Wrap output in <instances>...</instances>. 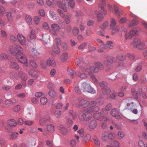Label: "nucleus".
I'll use <instances>...</instances> for the list:
<instances>
[{"label": "nucleus", "mask_w": 147, "mask_h": 147, "mask_svg": "<svg viewBox=\"0 0 147 147\" xmlns=\"http://www.w3.org/2000/svg\"><path fill=\"white\" fill-rule=\"evenodd\" d=\"M9 51L12 54H16V58L19 62L24 64L26 66L28 65L27 59L25 55L23 54V49L20 46H11Z\"/></svg>", "instance_id": "2"}, {"label": "nucleus", "mask_w": 147, "mask_h": 147, "mask_svg": "<svg viewBox=\"0 0 147 147\" xmlns=\"http://www.w3.org/2000/svg\"><path fill=\"white\" fill-rule=\"evenodd\" d=\"M62 4L65 7V8L64 7H61V8L65 12H67V8L68 7H69L68 1L67 0H62Z\"/></svg>", "instance_id": "22"}, {"label": "nucleus", "mask_w": 147, "mask_h": 147, "mask_svg": "<svg viewBox=\"0 0 147 147\" xmlns=\"http://www.w3.org/2000/svg\"><path fill=\"white\" fill-rule=\"evenodd\" d=\"M17 39L19 43L22 45L25 44L26 39L25 37L21 34H19L17 36Z\"/></svg>", "instance_id": "12"}, {"label": "nucleus", "mask_w": 147, "mask_h": 147, "mask_svg": "<svg viewBox=\"0 0 147 147\" xmlns=\"http://www.w3.org/2000/svg\"><path fill=\"white\" fill-rule=\"evenodd\" d=\"M10 67L13 69L18 70L19 69V66L15 62L11 61L10 63Z\"/></svg>", "instance_id": "24"}, {"label": "nucleus", "mask_w": 147, "mask_h": 147, "mask_svg": "<svg viewBox=\"0 0 147 147\" xmlns=\"http://www.w3.org/2000/svg\"><path fill=\"white\" fill-rule=\"evenodd\" d=\"M28 74L30 76L32 77L37 78L38 77L37 72L33 69L29 70Z\"/></svg>", "instance_id": "18"}, {"label": "nucleus", "mask_w": 147, "mask_h": 147, "mask_svg": "<svg viewBox=\"0 0 147 147\" xmlns=\"http://www.w3.org/2000/svg\"><path fill=\"white\" fill-rule=\"evenodd\" d=\"M144 47L145 45L144 43L143 42H142L141 41L140 43L138 45H137V47L136 48H137L141 50L144 48Z\"/></svg>", "instance_id": "47"}, {"label": "nucleus", "mask_w": 147, "mask_h": 147, "mask_svg": "<svg viewBox=\"0 0 147 147\" xmlns=\"http://www.w3.org/2000/svg\"><path fill=\"white\" fill-rule=\"evenodd\" d=\"M107 61L110 63H113L116 61V59L114 57L111 56L107 57Z\"/></svg>", "instance_id": "31"}, {"label": "nucleus", "mask_w": 147, "mask_h": 147, "mask_svg": "<svg viewBox=\"0 0 147 147\" xmlns=\"http://www.w3.org/2000/svg\"><path fill=\"white\" fill-rule=\"evenodd\" d=\"M102 90L103 93L105 95L109 94L111 92V90L109 88H103Z\"/></svg>", "instance_id": "33"}, {"label": "nucleus", "mask_w": 147, "mask_h": 147, "mask_svg": "<svg viewBox=\"0 0 147 147\" xmlns=\"http://www.w3.org/2000/svg\"><path fill=\"white\" fill-rule=\"evenodd\" d=\"M52 51L56 54L59 53L60 51V50L58 47L57 45H54L52 48Z\"/></svg>", "instance_id": "32"}, {"label": "nucleus", "mask_w": 147, "mask_h": 147, "mask_svg": "<svg viewBox=\"0 0 147 147\" xmlns=\"http://www.w3.org/2000/svg\"><path fill=\"white\" fill-rule=\"evenodd\" d=\"M132 98L129 97L125 99V102L127 104L126 106H125V109L130 110L135 108L134 107L135 105L134 102L131 101H129Z\"/></svg>", "instance_id": "7"}, {"label": "nucleus", "mask_w": 147, "mask_h": 147, "mask_svg": "<svg viewBox=\"0 0 147 147\" xmlns=\"http://www.w3.org/2000/svg\"><path fill=\"white\" fill-rule=\"evenodd\" d=\"M80 69L82 71H84L85 70L86 72L88 73V75H89L90 77L94 75L93 72L95 73L94 67L91 66L89 68H87L85 69L84 67H81Z\"/></svg>", "instance_id": "6"}, {"label": "nucleus", "mask_w": 147, "mask_h": 147, "mask_svg": "<svg viewBox=\"0 0 147 147\" xmlns=\"http://www.w3.org/2000/svg\"><path fill=\"white\" fill-rule=\"evenodd\" d=\"M9 125L12 127L16 126L17 125V123L16 121L13 119H10L8 122Z\"/></svg>", "instance_id": "28"}, {"label": "nucleus", "mask_w": 147, "mask_h": 147, "mask_svg": "<svg viewBox=\"0 0 147 147\" xmlns=\"http://www.w3.org/2000/svg\"><path fill=\"white\" fill-rule=\"evenodd\" d=\"M79 32V28L77 27H74L73 30V34L75 36L77 35L78 34Z\"/></svg>", "instance_id": "55"}, {"label": "nucleus", "mask_w": 147, "mask_h": 147, "mask_svg": "<svg viewBox=\"0 0 147 147\" xmlns=\"http://www.w3.org/2000/svg\"><path fill=\"white\" fill-rule=\"evenodd\" d=\"M111 29L112 30L111 34L113 35L119 31V27L118 26H115V28L113 29L111 28Z\"/></svg>", "instance_id": "59"}, {"label": "nucleus", "mask_w": 147, "mask_h": 147, "mask_svg": "<svg viewBox=\"0 0 147 147\" xmlns=\"http://www.w3.org/2000/svg\"><path fill=\"white\" fill-rule=\"evenodd\" d=\"M25 18L26 21L28 24L31 25L32 24V20L30 15H26Z\"/></svg>", "instance_id": "29"}, {"label": "nucleus", "mask_w": 147, "mask_h": 147, "mask_svg": "<svg viewBox=\"0 0 147 147\" xmlns=\"http://www.w3.org/2000/svg\"><path fill=\"white\" fill-rule=\"evenodd\" d=\"M18 75L20 77L21 80L23 81H26L28 78L27 75L22 71H19Z\"/></svg>", "instance_id": "21"}, {"label": "nucleus", "mask_w": 147, "mask_h": 147, "mask_svg": "<svg viewBox=\"0 0 147 147\" xmlns=\"http://www.w3.org/2000/svg\"><path fill=\"white\" fill-rule=\"evenodd\" d=\"M104 69L103 65L100 62H97L95 64L94 67L95 73L98 72L99 70H101Z\"/></svg>", "instance_id": "14"}, {"label": "nucleus", "mask_w": 147, "mask_h": 147, "mask_svg": "<svg viewBox=\"0 0 147 147\" xmlns=\"http://www.w3.org/2000/svg\"><path fill=\"white\" fill-rule=\"evenodd\" d=\"M6 16L8 21L11 22L13 19L11 13L10 12H7L6 13Z\"/></svg>", "instance_id": "46"}, {"label": "nucleus", "mask_w": 147, "mask_h": 147, "mask_svg": "<svg viewBox=\"0 0 147 147\" xmlns=\"http://www.w3.org/2000/svg\"><path fill=\"white\" fill-rule=\"evenodd\" d=\"M91 139V136L89 134L86 135L84 137L83 140V142L89 141Z\"/></svg>", "instance_id": "57"}, {"label": "nucleus", "mask_w": 147, "mask_h": 147, "mask_svg": "<svg viewBox=\"0 0 147 147\" xmlns=\"http://www.w3.org/2000/svg\"><path fill=\"white\" fill-rule=\"evenodd\" d=\"M8 57L7 55L4 53H2L0 55V60H4L6 59Z\"/></svg>", "instance_id": "56"}, {"label": "nucleus", "mask_w": 147, "mask_h": 147, "mask_svg": "<svg viewBox=\"0 0 147 147\" xmlns=\"http://www.w3.org/2000/svg\"><path fill=\"white\" fill-rule=\"evenodd\" d=\"M119 76L120 74H116V73H113L110 75L109 77V78L111 80H113L115 79L119 78Z\"/></svg>", "instance_id": "25"}, {"label": "nucleus", "mask_w": 147, "mask_h": 147, "mask_svg": "<svg viewBox=\"0 0 147 147\" xmlns=\"http://www.w3.org/2000/svg\"><path fill=\"white\" fill-rule=\"evenodd\" d=\"M113 42L111 41H108L106 44L101 45L102 48L106 50H108L109 49H112L113 46L112 45Z\"/></svg>", "instance_id": "13"}, {"label": "nucleus", "mask_w": 147, "mask_h": 147, "mask_svg": "<svg viewBox=\"0 0 147 147\" xmlns=\"http://www.w3.org/2000/svg\"><path fill=\"white\" fill-rule=\"evenodd\" d=\"M35 31L32 30L31 31L30 35L28 37V40L29 42H34L36 39V36L35 34Z\"/></svg>", "instance_id": "11"}, {"label": "nucleus", "mask_w": 147, "mask_h": 147, "mask_svg": "<svg viewBox=\"0 0 147 147\" xmlns=\"http://www.w3.org/2000/svg\"><path fill=\"white\" fill-rule=\"evenodd\" d=\"M111 23L110 24L111 28L113 29L116 26V22L115 19L113 18H111Z\"/></svg>", "instance_id": "40"}, {"label": "nucleus", "mask_w": 147, "mask_h": 147, "mask_svg": "<svg viewBox=\"0 0 147 147\" xmlns=\"http://www.w3.org/2000/svg\"><path fill=\"white\" fill-rule=\"evenodd\" d=\"M87 45V43L86 42L82 43L79 45L78 47L79 50H82L84 49Z\"/></svg>", "instance_id": "61"}, {"label": "nucleus", "mask_w": 147, "mask_h": 147, "mask_svg": "<svg viewBox=\"0 0 147 147\" xmlns=\"http://www.w3.org/2000/svg\"><path fill=\"white\" fill-rule=\"evenodd\" d=\"M117 136L119 139H121L125 137V134L123 132L119 131L117 133Z\"/></svg>", "instance_id": "39"}, {"label": "nucleus", "mask_w": 147, "mask_h": 147, "mask_svg": "<svg viewBox=\"0 0 147 147\" xmlns=\"http://www.w3.org/2000/svg\"><path fill=\"white\" fill-rule=\"evenodd\" d=\"M131 91L132 95L135 99L139 97L142 93V90L140 88H139L138 91H136L134 89L132 88L131 89Z\"/></svg>", "instance_id": "10"}, {"label": "nucleus", "mask_w": 147, "mask_h": 147, "mask_svg": "<svg viewBox=\"0 0 147 147\" xmlns=\"http://www.w3.org/2000/svg\"><path fill=\"white\" fill-rule=\"evenodd\" d=\"M68 57V54L67 53H63L61 56V59L62 61H67Z\"/></svg>", "instance_id": "30"}, {"label": "nucleus", "mask_w": 147, "mask_h": 147, "mask_svg": "<svg viewBox=\"0 0 147 147\" xmlns=\"http://www.w3.org/2000/svg\"><path fill=\"white\" fill-rule=\"evenodd\" d=\"M48 119L46 117L41 118L39 121V124L41 125H45L46 122L47 121Z\"/></svg>", "instance_id": "37"}, {"label": "nucleus", "mask_w": 147, "mask_h": 147, "mask_svg": "<svg viewBox=\"0 0 147 147\" xmlns=\"http://www.w3.org/2000/svg\"><path fill=\"white\" fill-rule=\"evenodd\" d=\"M96 102L95 101L89 102L87 100L79 98H78V101L75 103L76 107L78 108L82 107L85 108L89 106L86 109V111L90 113L97 112L99 111V107L96 106Z\"/></svg>", "instance_id": "1"}, {"label": "nucleus", "mask_w": 147, "mask_h": 147, "mask_svg": "<svg viewBox=\"0 0 147 147\" xmlns=\"http://www.w3.org/2000/svg\"><path fill=\"white\" fill-rule=\"evenodd\" d=\"M42 38L44 41L47 43L49 40L50 36L48 34H45L42 35Z\"/></svg>", "instance_id": "34"}, {"label": "nucleus", "mask_w": 147, "mask_h": 147, "mask_svg": "<svg viewBox=\"0 0 147 147\" xmlns=\"http://www.w3.org/2000/svg\"><path fill=\"white\" fill-rule=\"evenodd\" d=\"M40 101L42 104L45 105L47 102V98L45 97H42L40 98Z\"/></svg>", "instance_id": "45"}, {"label": "nucleus", "mask_w": 147, "mask_h": 147, "mask_svg": "<svg viewBox=\"0 0 147 147\" xmlns=\"http://www.w3.org/2000/svg\"><path fill=\"white\" fill-rule=\"evenodd\" d=\"M138 21L136 19H134L130 22L129 24V26L130 27L133 26L138 24Z\"/></svg>", "instance_id": "38"}, {"label": "nucleus", "mask_w": 147, "mask_h": 147, "mask_svg": "<svg viewBox=\"0 0 147 147\" xmlns=\"http://www.w3.org/2000/svg\"><path fill=\"white\" fill-rule=\"evenodd\" d=\"M77 142L76 140L74 139H72L70 140V145L72 147H74L76 146Z\"/></svg>", "instance_id": "63"}, {"label": "nucleus", "mask_w": 147, "mask_h": 147, "mask_svg": "<svg viewBox=\"0 0 147 147\" xmlns=\"http://www.w3.org/2000/svg\"><path fill=\"white\" fill-rule=\"evenodd\" d=\"M114 10L115 12V14L117 16L119 17L122 13L120 12L118 7L116 5H114L113 6Z\"/></svg>", "instance_id": "26"}, {"label": "nucleus", "mask_w": 147, "mask_h": 147, "mask_svg": "<svg viewBox=\"0 0 147 147\" xmlns=\"http://www.w3.org/2000/svg\"><path fill=\"white\" fill-rule=\"evenodd\" d=\"M46 65L54 67L55 65V62L54 59L53 57L49 58L46 61Z\"/></svg>", "instance_id": "16"}, {"label": "nucleus", "mask_w": 147, "mask_h": 147, "mask_svg": "<svg viewBox=\"0 0 147 147\" xmlns=\"http://www.w3.org/2000/svg\"><path fill=\"white\" fill-rule=\"evenodd\" d=\"M140 30V29L138 27L134 28L130 31V34L131 36H137L138 34V32Z\"/></svg>", "instance_id": "19"}, {"label": "nucleus", "mask_w": 147, "mask_h": 147, "mask_svg": "<svg viewBox=\"0 0 147 147\" xmlns=\"http://www.w3.org/2000/svg\"><path fill=\"white\" fill-rule=\"evenodd\" d=\"M51 28L52 29L49 30L50 32L54 36H57V33L59 31L60 29L59 26L57 24L53 23L51 25Z\"/></svg>", "instance_id": "5"}, {"label": "nucleus", "mask_w": 147, "mask_h": 147, "mask_svg": "<svg viewBox=\"0 0 147 147\" xmlns=\"http://www.w3.org/2000/svg\"><path fill=\"white\" fill-rule=\"evenodd\" d=\"M74 89L76 92L78 94H81V90L78 86H76L75 87Z\"/></svg>", "instance_id": "58"}, {"label": "nucleus", "mask_w": 147, "mask_h": 147, "mask_svg": "<svg viewBox=\"0 0 147 147\" xmlns=\"http://www.w3.org/2000/svg\"><path fill=\"white\" fill-rule=\"evenodd\" d=\"M59 129L60 132L64 135H66L67 133V129L64 127H59Z\"/></svg>", "instance_id": "36"}, {"label": "nucleus", "mask_w": 147, "mask_h": 147, "mask_svg": "<svg viewBox=\"0 0 147 147\" xmlns=\"http://www.w3.org/2000/svg\"><path fill=\"white\" fill-rule=\"evenodd\" d=\"M68 73L72 78H74L76 76H78L79 75V74L80 73L79 71H78L77 73H76L74 71L71 69H68Z\"/></svg>", "instance_id": "17"}, {"label": "nucleus", "mask_w": 147, "mask_h": 147, "mask_svg": "<svg viewBox=\"0 0 147 147\" xmlns=\"http://www.w3.org/2000/svg\"><path fill=\"white\" fill-rule=\"evenodd\" d=\"M108 23L107 22H105L103 24L100 26V29L104 30L108 26Z\"/></svg>", "instance_id": "50"}, {"label": "nucleus", "mask_w": 147, "mask_h": 147, "mask_svg": "<svg viewBox=\"0 0 147 147\" xmlns=\"http://www.w3.org/2000/svg\"><path fill=\"white\" fill-rule=\"evenodd\" d=\"M49 95L52 97H55L56 96V94L54 90H50L49 92Z\"/></svg>", "instance_id": "51"}, {"label": "nucleus", "mask_w": 147, "mask_h": 147, "mask_svg": "<svg viewBox=\"0 0 147 147\" xmlns=\"http://www.w3.org/2000/svg\"><path fill=\"white\" fill-rule=\"evenodd\" d=\"M92 113L86 111V112L84 113L82 115L79 116V119L82 121H88L92 118V116L90 114Z\"/></svg>", "instance_id": "4"}, {"label": "nucleus", "mask_w": 147, "mask_h": 147, "mask_svg": "<svg viewBox=\"0 0 147 147\" xmlns=\"http://www.w3.org/2000/svg\"><path fill=\"white\" fill-rule=\"evenodd\" d=\"M61 113L59 110H57L55 112V117L57 118H59L61 116Z\"/></svg>", "instance_id": "49"}, {"label": "nucleus", "mask_w": 147, "mask_h": 147, "mask_svg": "<svg viewBox=\"0 0 147 147\" xmlns=\"http://www.w3.org/2000/svg\"><path fill=\"white\" fill-rule=\"evenodd\" d=\"M97 125V121L95 120H93L90 122L89 126L90 129H93L96 127Z\"/></svg>", "instance_id": "23"}, {"label": "nucleus", "mask_w": 147, "mask_h": 147, "mask_svg": "<svg viewBox=\"0 0 147 147\" xmlns=\"http://www.w3.org/2000/svg\"><path fill=\"white\" fill-rule=\"evenodd\" d=\"M36 144V140L34 139L30 140L26 143L28 147H34Z\"/></svg>", "instance_id": "20"}, {"label": "nucleus", "mask_w": 147, "mask_h": 147, "mask_svg": "<svg viewBox=\"0 0 147 147\" xmlns=\"http://www.w3.org/2000/svg\"><path fill=\"white\" fill-rule=\"evenodd\" d=\"M102 116L101 117L99 118V121L102 122L107 121L109 119V116L106 117L105 116L107 115L108 114V112L104 109H102Z\"/></svg>", "instance_id": "8"}, {"label": "nucleus", "mask_w": 147, "mask_h": 147, "mask_svg": "<svg viewBox=\"0 0 147 147\" xmlns=\"http://www.w3.org/2000/svg\"><path fill=\"white\" fill-rule=\"evenodd\" d=\"M49 14L54 20H57L59 18V16L55 13L53 11H50L49 12Z\"/></svg>", "instance_id": "41"}, {"label": "nucleus", "mask_w": 147, "mask_h": 147, "mask_svg": "<svg viewBox=\"0 0 147 147\" xmlns=\"http://www.w3.org/2000/svg\"><path fill=\"white\" fill-rule=\"evenodd\" d=\"M72 120L69 119H68L67 121V125L68 127H70L73 124Z\"/></svg>", "instance_id": "62"}, {"label": "nucleus", "mask_w": 147, "mask_h": 147, "mask_svg": "<svg viewBox=\"0 0 147 147\" xmlns=\"http://www.w3.org/2000/svg\"><path fill=\"white\" fill-rule=\"evenodd\" d=\"M111 144L113 145V147H119V143L117 140H113L111 142Z\"/></svg>", "instance_id": "60"}, {"label": "nucleus", "mask_w": 147, "mask_h": 147, "mask_svg": "<svg viewBox=\"0 0 147 147\" xmlns=\"http://www.w3.org/2000/svg\"><path fill=\"white\" fill-rule=\"evenodd\" d=\"M101 3L99 5V6L100 8H101V9L103 10L104 11V15H106L107 12L106 11H105L103 7V6L105 5L106 4L105 0H100Z\"/></svg>", "instance_id": "27"}, {"label": "nucleus", "mask_w": 147, "mask_h": 147, "mask_svg": "<svg viewBox=\"0 0 147 147\" xmlns=\"http://www.w3.org/2000/svg\"><path fill=\"white\" fill-rule=\"evenodd\" d=\"M19 134L18 132H13L11 135L10 138L12 140H14L17 137Z\"/></svg>", "instance_id": "54"}, {"label": "nucleus", "mask_w": 147, "mask_h": 147, "mask_svg": "<svg viewBox=\"0 0 147 147\" xmlns=\"http://www.w3.org/2000/svg\"><path fill=\"white\" fill-rule=\"evenodd\" d=\"M58 23L59 25V26L60 29H62L64 28L65 27V24L63 20H59L58 21Z\"/></svg>", "instance_id": "43"}, {"label": "nucleus", "mask_w": 147, "mask_h": 147, "mask_svg": "<svg viewBox=\"0 0 147 147\" xmlns=\"http://www.w3.org/2000/svg\"><path fill=\"white\" fill-rule=\"evenodd\" d=\"M97 18L98 21H101L103 19V15L100 11H99L97 14Z\"/></svg>", "instance_id": "53"}, {"label": "nucleus", "mask_w": 147, "mask_h": 147, "mask_svg": "<svg viewBox=\"0 0 147 147\" xmlns=\"http://www.w3.org/2000/svg\"><path fill=\"white\" fill-rule=\"evenodd\" d=\"M111 114L113 116L115 117L116 119H120L121 118L120 115L119 111L116 108L113 109L111 110Z\"/></svg>", "instance_id": "9"}, {"label": "nucleus", "mask_w": 147, "mask_h": 147, "mask_svg": "<svg viewBox=\"0 0 147 147\" xmlns=\"http://www.w3.org/2000/svg\"><path fill=\"white\" fill-rule=\"evenodd\" d=\"M141 41L140 39L137 38L134 39L132 43L134 47L136 48L137 47V45H138Z\"/></svg>", "instance_id": "35"}, {"label": "nucleus", "mask_w": 147, "mask_h": 147, "mask_svg": "<svg viewBox=\"0 0 147 147\" xmlns=\"http://www.w3.org/2000/svg\"><path fill=\"white\" fill-rule=\"evenodd\" d=\"M107 133L106 132H104L103 133L102 136V139L103 141H105L108 139Z\"/></svg>", "instance_id": "42"}, {"label": "nucleus", "mask_w": 147, "mask_h": 147, "mask_svg": "<svg viewBox=\"0 0 147 147\" xmlns=\"http://www.w3.org/2000/svg\"><path fill=\"white\" fill-rule=\"evenodd\" d=\"M102 114V113H95L93 115V117L95 119H98L99 120V118L101 117Z\"/></svg>", "instance_id": "52"}, {"label": "nucleus", "mask_w": 147, "mask_h": 147, "mask_svg": "<svg viewBox=\"0 0 147 147\" xmlns=\"http://www.w3.org/2000/svg\"><path fill=\"white\" fill-rule=\"evenodd\" d=\"M11 86L9 85H3L2 86V89L4 91H7L11 88Z\"/></svg>", "instance_id": "48"}, {"label": "nucleus", "mask_w": 147, "mask_h": 147, "mask_svg": "<svg viewBox=\"0 0 147 147\" xmlns=\"http://www.w3.org/2000/svg\"><path fill=\"white\" fill-rule=\"evenodd\" d=\"M46 129L49 132L52 133L55 131V128L53 125L49 123L47 125Z\"/></svg>", "instance_id": "15"}, {"label": "nucleus", "mask_w": 147, "mask_h": 147, "mask_svg": "<svg viewBox=\"0 0 147 147\" xmlns=\"http://www.w3.org/2000/svg\"><path fill=\"white\" fill-rule=\"evenodd\" d=\"M81 86L85 91L88 92L92 94H94L96 92V90L91 86L90 84L86 82L82 83Z\"/></svg>", "instance_id": "3"}, {"label": "nucleus", "mask_w": 147, "mask_h": 147, "mask_svg": "<svg viewBox=\"0 0 147 147\" xmlns=\"http://www.w3.org/2000/svg\"><path fill=\"white\" fill-rule=\"evenodd\" d=\"M71 16H69L67 15H66L64 17V21L65 23L66 24H69L70 22V18Z\"/></svg>", "instance_id": "44"}, {"label": "nucleus", "mask_w": 147, "mask_h": 147, "mask_svg": "<svg viewBox=\"0 0 147 147\" xmlns=\"http://www.w3.org/2000/svg\"><path fill=\"white\" fill-rule=\"evenodd\" d=\"M119 60L120 61L124 60L125 59L126 57L125 56L123 55H118L117 57Z\"/></svg>", "instance_id": "64"}]
</instances>
